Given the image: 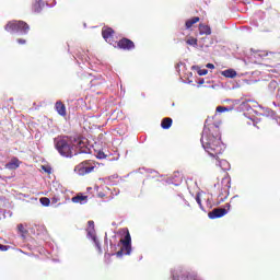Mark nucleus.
Wrapping results in <instances>:
<instances>
[{
	"label": "nucleus",
	"mask_w": 280,
	"mask_h": 280,
	"mask_svg": "<svg viewBox=\"0 0 280 280\" xmlns=\"http://www.w3.org/2000/svg\"><path fill=\"white\" fill-rule=\"evenodd\" d=\"M206 67L207 69H215V66L213 63H207Z\"/></svg>",
	"instance_id": "35"
},
{
	"label": "nucleus",
	"mask_w": 280,
	"mask_h": 280,
	"mask_svg": "<svg viewBox=\"0 0 280 280\" xmlns=\"http://www.w3.org/2000/svg\"><path fill=\"white\" fill-rule=\"evenodd\" d=\"M46 4V0H35L32 5V11L35 12V14H40V12H43V8H45Z\"/></svg>",
	"instance_id": "9"
},
{
	"label": "nucleus",
	"mask_w": 280,
	"mask_h": 280,
	"mask_svg": "<svg viewBox=\"0 0 280 280\" xmlns=\"http://www.w3.org/2000/svg\"><path fill=\"white\" fill-rule=\"evenodd\" d=\"M98 196H100V198H104V194L103 192H101V194H98Z\"/></svg>",
	"instance_id": "39"
},
{
	"label": "nucleus",
	"mask_w": 280,
	"mask_h": 280,
	"mask_svg": "<svg viewBox=\"0 0 280 280\" xmlns=\"http://www.w3.org/2000/svg\"><path fill=\"white\" fill-rule=\"evenodd\" d=\"M21 165V162H19V159L14 158L9 163L5 164L7 170H18V167Z\"/></svg>",
	"instance_id": "17"
},
{
	"label": "nucleus",
	"mask_w": 280,
	"mask_h": 280,
	"mask_svg": "<svg viewBox=\"0 0 280 280\" xmlns=\"http://www.w3.org/2000/svg\"><path fill=\"white\" fill-rule=\"evenodd\" d=\"M277 89H279V83H277V81H270L268 85L270 93H273V91H277Z\"/></svg>",
	"instance_id": "22"
},
{
	"label": "nucleus",
	"mask_w": 280,
	"mask_h": 280,
	"mask_svg": "<svg viewBox=\"0 0 280 280\" xmlns=\"http://www.w3.org/2000/svg\"><path fill=\"white\" fill-rule=\"evenodd\" d=\"M198 84H200V85L205 84V79H200Z\"/></svg>",
	"instance_id": "37"
},
{
	"label": "nucleus",
	"mask_w": 280,
	"mask_h": 280,
	"mask_svg": "<svg viewBox=\"0 0 280 280\" xmlns=\"http://www.w3.org/2000/svg\"><path fill=\"white\" fill-rule=\"evenodd\" d=\"M71 200L75 205H86L89 202V196L79 194V195L72 197Z\"/></svg>",
	"instance_id": "12"
},
{
	"label": "nucleus",
	"mask_w": 280,
	"mask_h": 280,
	"mask_svg": "<svg viewBox=\"0 0 280 280\" xmlns=\"http://www.w3.org/2000/svg\"><path fill=\"white\" fill-rule=\"evenodd\" d=\"M226 213H229V210H226V208H217L209 212L208 217L210 218V220H217V218H224Z\"/></svg>",
	"instance_id": "8"
},
{
	"label": "nucleus",
	"mask_w": 280,
	"mask_h": 280,
	"mask_svg": "<svg viewBox=\"0 0 280 280\" xmlns=\"http://www.w3.org/2000/svg\"><path fill=\"white\" fill-rule=\"evenodd\" d=\"M40 205H43V207H49V205H51V200L47 197H42L39 199Z\"/></svg>",
	"instance_id": "23"
},
{
	"label": "nucleus",
	"mask_w": 280,
	"mask_h": 280,
	"mask_svg": "<svg viewBox=\"0 0 280 280\" xmlns=\"http://www.w3.org/2000/svg\"><path fill=\"white\" fill-rule=\"evenodd\" d=\"M201 145L203 150L212 156V159H217V165L221 167L224 172L231 170V164L226 160H220L219 156L226 150L224 143L220 138V129L218 124L209 125V119L206 120L202 133H201Z\"/></svg>",
	"instance_id": "1"
},
{
	"label": "nucleus",
	"mask_w": 280,
	"mask_h": 280,
	"mask_svg": "<svg viewBox=\"0 0 280 280\" xmlns=\"http://www.w3.org/2000/svg\"><path fill=\"white\" fill-rule=\"evenodd\" d=\"M118 47L120 49H135V42L133 40H130L128 38H122L118 42Z\"/></svg>",
	"instance_id": "11"
},
{
	"label": "nucleus",
	"mask_w": 280,
	"mask_h": 280,
	"mask_svg": "<svg viewBox=\"0 0 280 280\" xmlns=\"http://www.w3.org/2000/svg\"><path fill=\"white\" fill-rule=\"evenodd\" d=\"M196 202L197 205H199V208L201 209V211H205V207L202 206V199H200V192H198L196 196Z\"/></svg>",
	"instance_id": "26"
},
{
	"label": "nucleus",
	"mask_w": 280,
	"mask_h": 280,
	"mask_svg": "<svg viewBox=\"0 0 280 280\" xmlns=\"http://www.w3.org/2000/svg\"><path fill=\"white\" fill-rule=\"evenodd\" d=\"M197 73H198V75H207V73H209V70H207V69H199L197 71Z\"/></svg>",
	"instance_id": "28"
},
{
	"label": "nucleus",
	"mask_w": 280,
	"mask_h": 280,
	"mask_svg": "<svg viewBox=\"0 0 280 280\" xmlns=\"http://www.w3.org/2000/svg\"><path fill=\"white\" fill-rule=\"evenodd\" d=\"M224 187L221 188V192L219 196H224V198H221L220 201L217 205H220V202H224L226 198H229V189H231V179L223 178L222 184H224Z\"/></svg>",
	"instance_id": "7"
},
{
	"label": "nucleus",
	"mask_w": 280,
	"mask_h": 280,
	"mask_svg": "<svg viewBox=\"0 0 280 280\" xmlns=\"http://www.w3.org/2000/svg\"><path fill=\"white\" fill-rule=\"evenodd\" d=\"M97 159H106V154L102 151H100L96 155Z\"/></svg>",
	"instance_id": "29"
},
{
	"label": "nucleus",
	"mask_w": 280,
	"mask_h": 280,
	"mask_svg": "<svg viewBox=\"0 0 280 280\" xmlns=\"http://www.w3.org/2000/svg\"><path fill=\"white\" fill-rule=\"evenodd\" d=\"M55 148L66 159H71L75 154H91V149L84 145L82 140L71 141L69 137H57L54 139Z\"/></svg>",
	"instance_id": "2"
},
{
	"label": "nucleus",
	"mask_w": 280,
	"mask_h": 280,
	"mask_svg": "<svg viewBox=\"0 0 280 280\" xmlns=\"http://www.w3.org/2000/svg\"><path fill=\"white\" fill-rule=\"evenodd\" d=\"M172 124H173L172 118L170 117L163 118L161 122V128H163V130H170V128H172Z\"/></svg>",
	"instance_id": "19"
},
{
	"label": "nucleus",
	"mask_w": 280,
	"mask_h": 280,
	"mask_svg": "<svg viewBox=\"0 0 280 280\" xmlns=\"http://www.w3.org/2000/svg\"><path fill=\"white\" fill-rule=\"evenodd\" d=\"M271 104H272V106H275V108H279V110H280V102L278 103V102L273 101Z\"/></svg>",
	"instance_id": "32"
},
{
	"label": "nucleus",
	"mask_w": 280,
	"mask_h": 280,
	"mask_svg": "<svg viewBox=\"0 0 280 280\" xmlns=\"http://www.w3.org/2000/svg\"><path fill=\"white\" fill-rule=\"evenodd\" d=\"M225 209H228V211H229V209H231V203H226Z\"/></svg>",
	"instance_id": "38"
},
{
	"label": "nucleus",
	"mask_w": 280,
	"mask_h": 280,
	"mask_svg": "<svg viewBox=\"0 0 280 280\" xmlns=\"http://www.w3.org/2000/svg\"><path fill=\"white\" fill-rule=\"evenodd\" d=\"M90 164H91V161H85L75 167V172H78L79 176H84L86 174H91V172L93 170H95V166L90 165Z\"/></svg>",
	"instance_id": "6"
},
{
	"label": "nucleus",
	"mask_w": 280,
	"mask_h": 280,
	"mask_svg": "<svg viewBox=\"0 0 280 280\" xmlns=\"http://www.w3.org/2000/svg\"><path fill=\"white\" fill-rule=\"evenodd\" d=\"M244 3H249V1L248 0H244Z\"/></svg>",
	"instance_id": "40"
},
{
	"label": "nucleus",
	"mask_w": 280,
	"mask_h": 280,
	"mask_svg": "<svg viewBox=\"0 0 280 280\" xmlns=\"http://www.w3.org/2000/svg\"><path fill=\"white\" fill-rule=\"evenodd\" d=\"M88 224V240L93 242L98 255H102V244H100V240H97V234L95 233V222L89 221Z\"/></svg>",
	"instance_id": "5"
},
{
	"label": "nucleus",
	"mask_w": 280,
	"mask_h": 280,
	"mask_svg": "<svg viewBox=\"0 0 280 280\" xmlns=\"http://www.w3.org/2000/svg\"><path fill=\"white\" fill-rule=\"evenodd\" d=\"M113 28L110 27H104L102 30V36L104 38V40H106V43H110V39L113 38Z\"/></svg>",
	"instance_id": "13"
},
{
	"label": "nucleus",
	"mask_w": 280,
	"mask_h": 280,
	"mask_svg": "<svg viewBox=\"0 0 280 280\" xmlns=\"http://www.w3.org/2000/svg\"><path fill=\"white\" fill-rule=\"evenodd\" d=\"M58 200H60V198H58V197H52V198H51V205H56V202H58Z\"/></svg>",
	"instance_id": "33"
},
{
	"label": "nucleus",
	"mask_w": 280,
	"mask_h": 280,
	"mask_svg": "<svg viewBox=\"0 0 280 280\" xmlns=\"http://www.w3.org/2000/svg\"><path fill=\"white\" fill-rule=\"evenodd\" d=\"M208 209H213V195H210L206 198Z\"/></svg>",
	"instance_id": "24"
},
{
	"label": "nucleus",
	"mask_w": 280,
	"mask_h": 280,
	"mask_svg": "<svg viewBox=\"0 0 280 280\" xmlns=\"http://www.w3.org/2000/svg\"><path fill=\"white\" fill-rule=\"evenodd\" d=\"M18 232L22 237H25V235H27V230L25 229V225H23V223L18 224Z\"/></svg>",
	"instance_id": "21"
},
{
	"label": "nucleus",
	"mask_w": 280,
	"mask_h": 280,
	"mask_svg": "<svg viewBox=\"0 0 280 280\" xmlns=\"http://www.w3.org/2000/svg\"><path fill=\"white\" fill-rule=\"evenodd\" d=\"M55 108L58 113V115H60L61 117L67 116V107L65 106V104L60 101H58L55 105Z\"/></svg>",
	"instance_id": "14"
},
{
	"label": "nucleus",
	"mask_w": 280,
	"mask_h": 280,
	"mask_svg": "<svg viewBox=\"0 0 280 280\" xmlns=\"http://www.w3.org/2000/svg\"><path fill=\"white\" fill-rule=\"evenodd\" d=\"M221 75H223L224 78L233 79V78L237 77V72L230 68V69L221 71Z\"/></svg>",
	"instance_id": "18"
},
{
	"label": "nucleus",
	"mask_w": 280,
	"mask_h": 280,
	"mask_svg": "<svg viewBox=\"0 0 280 280\" xmlns=\"http://www.w3.org/2000/svg\"><path fill=\"white\" fill-rule=\"evenodd\" d=\"M18 40V43H19V45H25V39H23V38H18L16 39Z\"/></svg>",
	"instance_id": "34"
},
{
	"label": "nucleus",
	"mask_w": 280,
	"mask_h": 280,
	"mask_svg": "<svg viewBox=\"0 0 280 280\" xmlns=\"http://www.w3.org/2000/svg\"><path fill=\"white\" fill-rule=\"evenodd\" d=\"M8 248H10V246H8V245H1V244H0V250H2V253H5V250H8Z\"/></svg>",
	"instance_id": "31"
},
{
	"label": "nucleus",
	"mask_w": 280,
	"mask_h": 280,
	"mask_svg": "<svg viewBox=\"0 0 280 280\" xmlns=\"http://www.w3.org/2000/svg\"><path fill=\"white\" fill-rule=\"evenodd\" d=\"M42 170H44V172H46V174H51V168L50 167L42 166Z\"/></svg>",
	"instance_id": "30"
},
{
	"label": "nucleus",
	"mask_w": 280,
	"mask_h": 280,
	"mask_svg": "<svg viewBox=\"0 0 280 280\" xmlns=\"http://www.w3.org/2000/svg\"><path fill=\"white\" fill-rule=\"evenodd\" d=\"M105 244L107 245L108 244V234L105 233Z\"/></svg>",
	"instance_id": "36"
},
{
	"label": "nucleus",
	"mask_w": 280,
	"mask_h": 280,
	"mask_svg": "<svg viewBox=\"0 0 280 280\" xmlns=\"http://www.w3.org/2000/svg\"><path fill=\"white\" fill-rule=\"evenodd\" d=\"M187 45H190L191 47H196L198 45V39L190 37L186 40Z\"/></svg>",
	"instance_id": "25"
},
{
	"label": "nucleus",
	"mask_w": 280,
	"mask_h": 280,
	"mask_svg": "<svg viewBox=\"0 0 280 280\" xmlns=\"http://www.w3.org/2000/svg\"><path fill=\"white\" fill-rule=\"evenodd\" d=\"M226 112H229L228 107H224V106H218L217 107V113H226Z\"/></svg>",
	"instance_id": "27"
},
{
	"label": "nucleus",
	"mask_w": 280,
	"mask_h": 280,
	"mask_svg": "<svg viewBox=\"0 0 280 280\" xmlns=\"http://www.w3.org/2000/svg\"><path fill=\"white\" fill-rule=\"evenodd\" d=\"M199 34L201 36H211V26L206 25V24H200L199 25Z\"/></svg>",
	"instance_id": "16"
},
{
	"label": "nucleus",
	"mask_w": 280,
	"mask_h": 280,
	"mask_svg": "<svg viewBox=\"0 0 280 280\" xmlns=\"http://www.w3.org/2000/svg\"><path fill=\"white\" fill-rule=\"evenodd\" d=\"M121 248L116 253V257L121 258L124 255H130L132 253V237L130 232H127L124 240L120 241Z\"/></svg>",
	"instance_id": "4"
},
{
	"label": "nucleus",
	"mask_w": 280,
	"mask_h": 280,
	"mask_svg": "<svg viewBox=\"0 0 280 280\" xmlns=\"http://www.w3.org/2000/svg\"><path fill=\"white\" fill-rule=\"evenodd\" d=\"M259 108H261V115H264L265 117H271V119H277V114L275 113V110L270 109L269 107H264L261 105L259 106Z\"/></svg>",
	"instance_id": "15"
},
{
	"label": "nucleus",
	"mask_w": 280,
	"mask_h": 280,
	"mask_svg": "<svg viewBox=\"0 0 280 280\" xmlns=\"http://www.w3.org/2000/svg\"><path fill=\"white\" fill-rule=\"evenodd\" d=\"M277 56V52H268L266 50H256L254 51V58H257V60H264V58H275Z\"/></svg>",
	"instance_id": "10"
},
{
	"label": "nucleus",
	"mask_w": 280,
	"mask_h": 280,
	"mask_svg": "<svg viewBox=\"0 0 280 280\" xmlns=\"http://www.w3.org/2000/svg\"><path fill=\"white\" fill-rule=\"evenodd\" d=\"M198 21H200V18H198V16H195V18H191V19L187 20L186 23H185L186 30H190V27L196 25V23H198Z\"/></svg>",
	"instance_id": "20"
},
{
	"label": "nucleus",
	"mask_w": 280,
	"mask_h": 280,
	"mask_svg": "<svg viewBox=\"0 0 280 280\" xmlns=\"http://www.w3.org/2000/svg\"><path fill=\"white\" fill-rule=\"evenodd\" d=\"M5 32L10 34H19V36H25L30 33V25L24 21H11L4 26Z\"/></svg>",
	"instance_id": "3"
}]
</instances>
